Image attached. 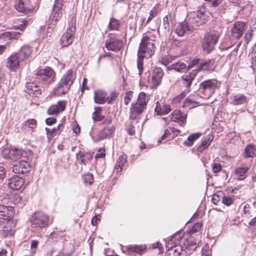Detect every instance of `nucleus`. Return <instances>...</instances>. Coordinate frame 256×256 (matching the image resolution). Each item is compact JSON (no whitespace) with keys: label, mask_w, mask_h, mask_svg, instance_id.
Listing matches in <instances>:
<instances>
[{"label":"nucleus","mask_w":256,"mask_h":256,"mask_svg":"<svg viewBox=\"0 0 256 256\" xmlns=\"http://www.w3.org/2000/svg\"><path fill=\"white\" fill-rule=\"evenodd\" d=\"M156 46L154 40L146 35H143L138 52L137 67L140 76L143 72L144 58H150L154 53Z\"/></svg>","instance_id":"nucleus-1"},{"label":"nucleus","mask_w":256,"mask_h":256,"mask_svg":"<svg viewBox=\"0 0 256 256\" xmlns=\"http://www.w3.org/2000/svg\"><path fill=\"white\" fill-rule=\"evenodd\" d=\"M76 75L72 70H68L54 88V94L60 96L67 93L76 78Z\"/></svg>","instance_id":"nucleus-2"},{"label":"nucleus","mask_w":256,"mask_h":256,"mask_svg":"<svg viewBox=\"0 0 256 256\" xmlns=\"http://www.w3.org/2000/svg\"><path fill=\"white\" fill-rule=\"evenodd\" d=\"M14 215V210L12 206H6L0 204V228L6 232L10 231L9 226Z\"/></svg>","instance_id":"nucleus-3"},{"label":"nucleus","mask_w":256,"mask_h":256,"mask_svg":"<svg viewBox=\"0 0 256 256\" xmlns=\"http://www.w3.org/2000/svg\"><path fill=\"white\" fill-rule=\"evenodd\" d=\"M218 88V82L215 79L208 80L201 82L199 86L200 96L204 98H209Z\"/></svg>","instance_id":"nucleus-4"},{"label":"nucleus","mask_w":256,"mask_h":256,"mask_svg":"<svg viewBox=\"0 0 256 256\" xmlns=\"http://www.w3.org/2000/svg\"><path fill=\"white\" fill-rule=\"evenodd\" d=\"M220 32L216 30H210L204 36L202 44L203 50L207 53L211 52L217 43Z\"/></svg>","instance_id":"nucleus-5"},{"label":"nucleus","mask_w":256,"mask_h":256,"mask_svg":"<svg viewBox=\"0 0 256 256\" xmlns=\"http://www.w3.org/2000/svg\"><path fill=\"white\" fill-rule=\"evenodd\" d=\"M206 16L202 10L194 11L190 12L186 18V20L190 26H192V30L204 24L206 20Z\"/></svg>","instance_id":"nucleus-6"},{"label":"nucleus","mask_w":256,"mask_h":256,"mask_svg":"<svg viewBox=\"0 0 256 256\" xmlns=\"http://www.w3.org/2000/svg\"><path fill=\"white\" fill-rule=\"evenodd\" d=\"M54 78L55 72L50 67L39 70L36 77L40 82H42L45 86L54 82Z\"/></svg>","instance_id":"nucleus-7"},{"label":"nucleus","mask_w":256,"mask_h":256,"mask_svg":"<svg viewBox=\"0 0 256 256\" xmlns=\"http://www.w3.org/2000/svg\"><path fill=\"white\" fill-rule=\"evenodd\" d=\"M118 96V93L112 92L110 94L102 90H98L94 92V102L98 104H103L107 102L108 104H112Z\"/></svg>","instance_id":"nucleus-8"},{"label":"nucleus","mask_w":256,"mask_h":256,"mask_svg":"<svg viewBox=\"0 0 256 256\" xmlns=\"http://www.w3.org/2000/svg\"><path fill=\"white\" fill-rule=\"evenodd\" d=\"M52 222V220L46 214L42 212H35L32 216V225L34 228H44L47 227Z\"/></svg>","instance_id":"nucleus-9"},{"label":"nucleus","mask_w":256,"mask_h":256,"mask_svg":"<svg viewBox=\"0 0 256 256\" xmlns=\"http://www.w3.org/2000/svg\"><path fill=\"white\" fill-rule=\"evenodd\" d=\"M64 0H55L52 14V20L51 22V25L53 26H49L48 28V33L52 34L54 32V26L56 24V22L61 17L62 14V8Z\"/></svg>","instance_id":"nucleus-10"},{"label":"nucleus","mask_w":256,"mask_h":256,"mask_svg":"<svg viewBox=\"0 0 256 256\" xmlns=\"http://www.w3.org/2000/svg\"><path fill=\"white\" fill-rule=\"evenodd\" d=\"M105 46L108 50L116 52L122 48L123 42L118 39L115 34H110L108 35V39L106 41Z\"/></svg>","instance_id":"nucleus-11"},{"label":"nucleus","mask_w":256,"mask_h":256,"mask_svg":"<svg viewBox=\"0 0 256 256\" xmlns=\"http://www.w3.org/2000/svg\"><path fill=\"white\" fill-rule=\"evenodd\" d=\"M26 154V153L24 151L16 148L11 149L5 148L2 152L1 155L3 158L16 160L22 157H24Z\"/></svg>","instance_id":"nucleus-12"},{"label":"nucleus","mask_w":256,"mask_h":256,"mask_svg":"<svg viewBox=\"0 0 256 256\" xmlns=\"http://www.w3.org/2000/svg\"><path fill=\"white\" fill-rule=\"evenodd\" d=\"M14 6L18 12L24 14L32 12L34 9L30 0H15Z\"/></svg>","instance_id":"nucleus-13"},{"label":"nucleus","mask_w":256,"mask_h":256,"mask_svg":"<svg viewBox=\"0 0 256 256\" xmlns=\"http://www.w3.org/2000/svg\"><path fill=\"white\" fill-rule=\"evenodd\" d=\"M164 76V72L160 68H156L148 80L149 86L151 88H156L161 82Z\"/></svg>","instance_id":"nucleus-14"},{"label":"nucleus","mask_w":256,"mask_h":256,"mask_svg":"<svg viewBox=\"0 0 256 256\" xmlns=\"http://www.w3.org/2000/svg\"><path fill=\"white\" fill-rule=\"evenodd\" d=\"M246 29V24L241 21L236 22L231 28V38L234 40H239L243 35Z\"/></svg>","instance_id":"nucleus-15"},{"label":"nucleus","mask_w":256,"mask_h":256,"mask_svg":"<svg viewBox=\"0 0 256 256\" xmlns=\"http://www.w3.org/2000/svg\"><path fill=\"white\" fill-rule=\"evenodd\" d=\"M75 30V27L73 26L67 28L60 38V44L62 47L68 46L72 44L74 40Z\"/></svg>","instance_id":"nucleus-16"},{"label":"nucleus","mask_w":256,"mask_h":256,"mask_svg":"<svg viewBox=\"0 0 256 256\" xmlns=\"http://www.w3.org/2000/svg\"><path fill=\"white\" fill-rule=\"evenodd\" d=\"M20 60L18 54L13 53L8 58L6 66L10 70L16 72L19 68Z\"/></svg>","instance_id":"nucleus-17"},{"label":"nucleus","mask_w":256,"mask_h":256,"mask_svg":"<svg viewBox=\"0 0 256 256\" xmlns=\"http://www.w3.org/2000/svg\"><path fill=\"white\" fill-rule=\"evenodd\" d=\"M30 170V166L26 160H22L14 165L12 171L16 174H24L28 172Z\"/></svg>","instance_id":"nucleus-18"},{"label":"nucleus","mask_w":256,"mask_h":256,"mask_svg":"<svg viewBox=\"0 0 256 256\" xmlns=\"http://www.w3.org/2000/svg\"><path fill=\"white\" fill-rule=\"evenodd\" d=\"M215 67V60L213 59L208 60L201 61L199 64L198 68L195 70L196 72L200 70L211 72L214 70Z\"/></svg>","instance_id":"nucleus-19"},{"label":"nucleus","mask_w":256,"mask_h":256,"mask_svg":"<svg viewBox=\"0 0 256 256\" xmlns=\"http://www.w3.org/2000/svg\"><path fill=\"white\" fill-rule=\"evenodd\" d=\"M24 184V180L17 176H12L8 180V185L12 189L16 190H20Z\"/></svg>","instance_id":"nucleus-20"},{"label":"nucleus","mask_w":256,"mask_h":256,"mask_svg":"<svg viewBox=\"0 0 256 256\" xmlns=\"http://www.w3.org/2000/svg\"><path fill=\"white\" fill-rule=\"evenodd\" d=\"M26 92L32 96H38L41 94L42 90L36 82H27L26 84Z\"/></svg>","instance_id":"nucleus-21"},{"label":"nucleus","mask_w":256,"mask_h":256,"mask_svg":"<svg viewBox=\"0 0 256 256\" xmlns=\"http://www.w3.org/2000/svg\"><path fill=\"white\" fill-rule=\"evenodd\" d=\"M187 31H192V26H190L186 20L179 23L176 29V33L180 36H183Z\"/></svg>","instance_id":"nucleus-22"},{"label":"nucleus","mask_w":256,"mask_h":256,"mask_svg":"<svg viewBox=\"0 0 256 256\" xmlns=\"http://www.w3.org/2000/svg\"><path fill=\"white\" fill-rule=\"evenodd\" d=\"M115 128L114 126H108L104 128L98 134L97 139L101 140L112 136L114 133Z\"/></svg>","instance_id":"nucleus-23"},{"label":"nucleus","mask_w":256,"mask_h":256,"mask_svg":"<svg viewBox=\"0 0 256 256\" xmlns=\"http://www.w3.org/2000/svg\"><path fill=\"white\" fill-rule=\"evenodd\" d=\"M190 68V66L187 67L186 64L182 62H175L168 67L169 70H174L180 72H185Z\"/></svg>","instance_id":"nucleus-24"},{"label":"nucleus","mask_w":256,"mask_h":256,"mask_svg":"<svg viewBox=\"0 0 256 256\" xmlns=\"http://www.w3.org/2000/svg\"><path fill=\"white\" fill-rule=\"evenodd\" d=\"M200 240L193 237L188 238L184 242V246L186 248L194 250L199 246Z\"/></svg>","instance_id":"nucleus-25"},{"label":"nucleus","mask_w":256,"mask_h":256,"mask_svg":"<svg viewBox=\"0 0 256 256\" xmlns=\"http://www.w3.org/2000/svg\"><path fill=\"white\" fill-rule=\"evenodd\" d=\"M2 196L3 198V199L2 200H4V203L5 204L6 202L7 201L8 199H10V202H12L14 204L17 205H21L22 198L18 194H15L11 196L10 198H9V196L6 193L2 192Z\"/></svg>","instance_id":"nucleus-26"},{"label":"nucleus","mask_w":256,"mask_h":256,"mask_svg":"<svg viewBox=\"0 0 256 256\" xmlns=\"http://www.w3.org/2000/svg\"><path fill=\"white\" fill-rule=\"evenodd\" d=\"M146 245H130L127 246V250L129 254H132L133 253H137L138 254L144 252L146 250Z\"/></svg>","instance_id":"nucleus-27"},{"label":"nucleus","mask_w":256,"mask_h":256,"mask_svg":"<svg viewBox=\"0 0 256 256\" xmlns=\"http://www.w3.org/2000/svg\"><path fill=\"white\" fill-rule=\"evenodd\" d=\"M196 73V70H194L192 72L182 76V83L186 88H188L191 86L192 82L194 80Z\"/></svg>","instance_id":"nucleus-28"},{"label":"nucleus","mask_w":256,"mask_h":256,"mask_svg":"<svg viewBox=\"0 0 256 256\" xmlns=\"http://www.w3.org/2000/svg\"><path fill=\"white\" fill-rule=\"evenodd\" d=\"M32 52V48L28 46H24L20 52L17 53L21 60H24L28 58Z\"/></svg>","instance_id":"nucleus-29"},{"label":"nucleus","mask_w":256,"mask_h":256,"mask_svg":"<svg viewBox=\"0 0 256 256\" xmlns=\"http://www.w3.org/2000/svg\"><path fill=\"white\" fill-rule=\"evenodd\" d=\"M66 102L64 100L58 101L56 104L52 106L48 110V112H60L65 110Z\"/></svg>","instance_id":"nucleus-30"},{"label":"nucleus","mask_w":256,"mask_h":256,"mask_svg":"<svg viewBox=\"0 0 256 256\" xmlns=\"http://www.w3.org/2000/svg\"><path fill=\"white\" fill-rule=\"evenodd\" d=\"M182 250L180 246H172L167 250L166 256H180Z\"/></svg>","instance_id":"nucleus-31"},{"label":"nucleus","mask_w":256,"mask_h":256,"mask_svg":"<svg viewBox=\"0 0 256 256\" xmlns=\"http://www.w3.org/2000/svg\"><path fill=\"white\" fill-rule=\"evenodd\" d=\"M186 117V113H172L171 119L172 121L182 125L184 124Z\"/></svg>","instance_id":"nucleus-32"},{"label":"nucleus","mask_w":256,"mask_h":256,"mask_svg":"<svg viewBox=\"0 0 256 256\" xmlns=\"http://www.w3.org/2000/svg\"><path fill=\"white\" fill-rule=\"evenodd\" d=\"M76 156L78 160H79L80 163L86 164L87 162L92 158V155L88 152L82 153V152H80L77 154Z\"/></svg>","instance_id":"nucleus-33"},{"label":"nucleus","mask_w":256,"mask_h":256,"mask_svg":"<svg viewBox=\"0 0 256 256\" xmlns=\"http://www.w3.org/2000/svg\"><path fill=\"white\" fill-rule=\"evenodd\" d=\"M212 138L210 136H208L204 138L202 142L198 146L197 150L200 152H202L204 150L206 149L210 145Z\"/></svg>","instance_id":"nucleus-34"},{"label":"nucleus","mask_w":256,"mask_h":256,"mask_svg":"<svg viewBox=\"0 0 256 256\" xmlns=\"http://www.w3.org/2000/svg\"><path fill=\"white\" fill-rule=\"evenodd\" d=\"M244 156L246 158L253 157L256 155V147L254 145L249 144L245 148Z\"/></svg>","instance_id":"nucleus-35"},{"label":"nucleus","mask_w":256,"mask_h":256,"mask_svg":"<svg viewBox=\"0 0 256 256\" xmlns=\"http://www.w3.org/2000/svg\"><path fill=\"white\" fill-rule=\"evenodd\" d=\"M248 169V167H240L236 170L235 173L238 180H242L246 178V174Z\"/></svg>","instance_id":"nucleus-36"},{"label":"nucleus","mask_w":256,"mask_h":256,"mask_svg":"<svg viewBox=\"0 0 256 256\" xmlns=\"http://www.w3.org/2000/svg\"><path fill=\"white\" fill-rule=\"evenodd\" d=\"M146 110V106L143 104H141L140 102H132L131 104V112H143Z\"/></svg>","instance_id":"nucleus-37"},{"label":"nucleus","mask_w":256,"mask_h":256,"mask_svg":"<svg viewBox=\"0 0 256 256\" xmlns=\"http://www.w3.org/2000/svg\"><path fill=\"white\" fill-rule=\"evenodd\" d=\"M202 134L200 132L194 133L190 135L188 138L187 140L184 142V144L188 146H192L194 142L197 140L198 138Z\"/></svg>","instance_id":"nucleus-38"},{"label":"nucleus","mask_w":256,"mask_h":256,"mask_svg":"<svg viewBox=\"0 0 256 256\" xmlns=\"http://www.w3.org/2000/svg\"><path fill=\"white\" fill-rule=\"evenodd\" d=\"M246 98L244 96L238 94L234 96L232 103L235 105L241 104L245 103Z\"/></svg>","instance_id":"nucleus-39"},{"label":"nucleus","mask_w":256,"mask_h":256,"mask_svg":"<svg viewBox=\"0 0 256 256\" xmlns=\"http://www.w3.org/2000/svg\"><path fill=\"white\" fill-rule=\"evenodd\" d=\"M14 38V34L10 32L0 34V40L4 41L6 43H8L12 38Z\"/></svg>","instance_id":"nucleus-40"},{"label":"nucleus","mask_w":256,"mask_h":256,"mask_svg":"<svg viewBox=\"0 0 256 256\" xmlns=\"http://www.w3.org/2000/svg\"><path fill=\"white\" fill-rule=\"evenodd\" d=\"M196 106V102L194 98H187L183 104V106L188 108L189 109L194 108Z\"/></svg>","instance_id":"nucleus-41"},{"label":"nucleus","mask_w":256,"mask_h":256,"mask_svg":"<svg viewBox=\"0 0 256 256\" xmlns=\"http://www.w3.org/2000/svg\"><path fill=\"white\" fill-rule=\"evenodd\" d=\"M120 24L118 21L112 18H110L108 28L110 30H118L119 28Z\"/></svg>","instance_id":"nucleus-42"},{"label":"nucleus","mask_w":256,"mask_h":256,"mask_svg":"<svg viewBox=\"0 0 256 256\" xmlns=\"http://www.w3.org/2000/svg\"><path fill=\"white\" fill-rule=\"evenodd\" d=\"M148 100L146 94L144 92H140L138 95L137 102H140L141 104H143L146 106Z\"/></svg>","instance_id":"nucleus-43"},{"label":"nucleus","mask_w":256,"mask_h":256,"mask_svg":"<svg viewBox=\"0 0 256 256\" xmlns=\"http://www.w3.org/2000/svg\"><path fill=\"white\" fill-rule=\"evenodd\" d=\"M169 20L170 18L168 16H166L163 18L162 27L164 30L165 32H168L170 30Z\"/></svg>","instance_id":"nucleus-44"},{"label":"nucleus","mask_w":256,"mask_h":256,"mask_svg":"<svg viewBox=\"0 0 256 256\" xmlns=\"http://www.w3.org/2000/svg\"><path fill=\"white\" fill-rule=\"evenodd\" d=\"M127 156L124 154L119 156L117 164V166H119V168H122L124 164L126 162Z\"/></svg>","instance_id":"nucleus-45"},{"label":"nucleus","mask_w":256,"mask_h":256,"mask_svg":"<svg viewBox=\"0 0 256 256\" xmlns=\"http://www.w3.org/2000/svg\"><path fill=\"white\" fill-rule=\"evenodd\" d=\"M134 98V92L132 91H128L126 94L124 101L126 106H128L132 100Z\"/></svg>","instance_id":"nucleus-46"},{"label":"nucleus","mask_w":256,"mask_h":256,"mask_svg":"<svg viewBox=\"0 0 256 256\" xmlns=\"http://www.w3.org/2000/svg\"><path fill=\"white\" fill-rule=\"evenodd\" d=\"M104 116L102 113H92V118L94 122H100L104 119Z\"/></svg>","instance_id":"nucleus-47"},{"label":"nucleus","mask_w":256,"mask_h":256,"mask_svg":"<svg viewBox=\"0 0 256 256\" xmlns=\"http://www.w3.org/2000/svg\"><path fill=\"white\" fill-rule=\"evenodd\" d=\"M234 199L230 196H224L222 198V202L226 206H230L234 202Z\"/></svg>","instance_id":"nucleus-48"},{"label":"nucleus","mask_w":256,"mask_h":256,"mask_svg":"<svg viewBox=\"0 0 256 256\" xmlns=\"http://www.w3.org/2000/svg\"><path fill=\"white\" fill-rule=\"evenodd\" d=\"M158 10L156 8H154L150 12V16H148L146 24L149 23L150 21L154 18L155 17L157 14H158Z\"/></svg>","instance_id":"nucleus-49"},{"label":"nucleus","mask_w":256,"mask_h":256,"mask_svg":"<svg viewBox=\"0 0 256 256\" xmlns=\"http://www.w3.org/2000/svg\"><path fill=\"white\" fill-rule=\"evenodd\" d=\"M20 24L18 25H14V27L16 29H20L21 30H23L25 28V27L28 25V22L26 20H24L22 19H20L18 20Z\"/></svg>","instance_id":"nucleus-50"},{"label":"nucleus","mask_w":256,"mask_h":256,"mask_svg":"<svg viewBox=\"0 0 256 256\" xmlns=\"http://www.w3.org/2000/svg\"><path fill=\"white\" fill-rule=\"evenodd\" d=\"M59 128V126H58L56 128H53L52 129L48 128H45V130L46 131L47 136L48 139H50L54 137L53 134L56 131V130Z\"/></svg>","instance_id":"nucleus-51"},{"label":"nucleus","mask_w":256,"mask_h":256,"mask_svg":"<svg viewBox=\"0 0 256 256\" xmlns=\"http://www.w3.org/2000/svg\"><path fill=\"white\" fill-rule=\"evenodd\" d=\"M84 182L86 184H92L94 182L93 176L90 174H88L84 176Z\"/></svg>","instance_id":"nucleus-52"},{"label":"nucleus","mask_w":256,"mask_h":256,"mask_svg":"<svg viewBox=\"0 0 256 256\" xmlns=\"http://www.w3.org/2000/svg\"><path fill=\"white\" fill-rule=\"evenodd\" d=\"M253 30H248L247 32L245 34L244 38L245 42L248 44L251 40L252 36Z\"/></svg>","instance_id":"nucleus-53"},{"label":"nucleus","mask_w":256,"mask_h":256,"mask_svg":"<svg viewBox=\"0 0 256 256\" xmlns=\"http://www.w3.org/2000/svg\"><path fill=\"white\" fill-rule=\"evenodd\" d=\"M250 58L252 59L251 67L254 70H256V52L252 53Z\"/></svg>","instance_id":"nucleus-54"},{"label":"nucleus","mask_w":256,"mask_h":256,"mask_svg":"<svg viewBox=\"0 0 256 256\" xmlns=\"http://www.w3.org/2000/svg\"><path fill=\"white\" fill-rule=\"evenodd\" d=\"M202 227V224L200 223H196L195 224L192 228L190 230V234H194L196 232H198L200 230V228Z\"/></svg>","instance_id":"nucleus-55"},{"label":"nucleus","mask_w":256,"mask_h":256,"mask_svg":"<svg viewBox=\"0 0 256 256\" xmlns=\"http://www.w3.org/2000/svg\"><path fill=\"white\" fill-rule=\"evenodd\" d=\"M222 166L220 164L218 163H214L212 164V171L214 173L218 172L220 171Z\"/></svg>","instance_id":"nucleus-56"},{"label":"nucleus","mask_w":256,"mask_h":256,"mask_svg":"<svg viewBox=\"0 0 256 256\" xmlns=\"http://www.w3.org/2000/svg\"><path fill=\"white\" fill-rule=\"evenodd\" d=\"M36 121L34 119H30L26 121V125L30 128H34L36 127Z\"/></svg>","instance_id":"nucleus-57"},{"label":"nucleus","mask_w":256,"mask_h":256,"mask_svg":"<svg viewBox=\"0 0 256 256\" xmlns=\"http://www.w3.org/2000/svg\"><path fill=\"white\" fill-rule=\"evenodd\" d=\"M212 252L207 246L202 248V256H211Z\"/></svg>","instance_id":"nucleus-58"},{"label":"nucleus","mask_w":256,"mask_h":256,"mask_svg":"<svg viewBox=\"0 0 256 256\" xmlns=\"http://www.w3.org/2000/svg\"><path fill=\"white\" fill-rule=\"evenodd\" d=\"M161 62L164 66L168 65L170 62V56H164L162 58Z\"/></svg>","instance_id":"nucleus-59"},{"label":"nucleus","mask_w":256,"mask_h":256,"mask_svg":"<svg viewBox=\"0 0 256 256\" xmlns=\"http://www.w3.org/2000/svg\"><path fill=\"white\" fill-rule=\"evenodd\" d=\"M141 113H130V118L132 120H138L140 118Z\"/></svg>","instance_id":"nucleus-60"},{"label":"nucleus","mask_w":256,"mask_h":256,"mask_svg":"<svg viewBox=\"0 0 256 256\" xmlns=\"http://www.w3.org/2000/svg\"><path fill=\"white\" fill-rule=\"evenodd\" d=\"M56 119L54 117L48 118L46 120V124L50 126L56 123Z\"/></svg>","instance_id":"nucleus-61"},{"label":"nucleus","mask_w":256,"mask_h":256,"mask_svg":"<svg viewBox=\"0 0 256 256\" xmlns=\"http://www.w3.org/2000/svg\"><path fill=\"white\" fill-rule=\"evenodd\" d=\"M172 45L173 47H180L182 46V42L178 40L174 39L172 42Z\"/></svg>","instance_id":"nucleus-62"},{"label":"nucleus","mask_w":256,"mask_h":256,"mask_svg":"<svg viewBox=\"0 0 256 256\" xmlns=\"http://www.w3.org/2000/svg\"><path fill=\"white\" fill-rule=\"evenodd\" d=\"M152 246H153V248H158L160 250V252H159L160 253H162L164 252V248H162V246L160 242H158L156 244H153Z\"/></svg>","instance_id":"nucleus-63"},{"label":"nucleus","mask_w":256,"mask_h":256,"mask_svg":"<svg viewBox=\"0 0 256 256\" xmlns=\"http://www.w3.org/2000/svg\"><path fill=\"white\" fill-rule=\"evenodd\" d=\"M104 150H99L98 152L97 153L95 156L96 158H102L105 156Z\"/></svg>","instance_id":"nucleus-64"}]
</instances>
